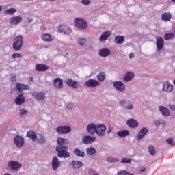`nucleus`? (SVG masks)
Segmentation results:
<instances>
[{
    "label": "nucleus",
    "instance_id": "1",
    "mask_svg": "<svg viewBox=\"0 0 175 175\" xmlns=\"http://www.w3.org/2000/svg\"><path fill=\"white\" fill-rule=\"evenodd\" d=\"M23 43H24V40L23 38V36L21 35L17 36L14 40L12 49L15 50V51H20V50H21V47H23Z\"/></svg>",
    "mask_w": 175,
    "mask_h": 175
},
{
    "label": "nucleus",
    "instance_id": "2",
    "mask_svg": "<svg viewBox=\"0 0 175 175\" xmlns=\"http://www.w3.org/2000/svg\"><path fill=\"white\" fill-rule=\"evenodd\" d=\"M56 151L57 157L59 158H69L70 153L68 152V147L66 146H57Z\"/></svg>",
    "mask_w": 175,
    "mask_h": 175
},
{
    "label": "nucleus",
    "instance_id": "3",
    "mask_svg": "<svg viewBox=\"0 0 175 175\" xmlns=\"http://www.w3.org/2000/svg\"><path fill=\"white\" fill-rule=\"evenodd\" d=\"M75 25L78 29H86L88 23L81 18H76L74 21Z\"/></svg>",
    "mask_w": 175,
    "mask_h": 175
},
{
    "label": "nucleus",
    "instance_id": "4",
    "mask_svg": "<svg viewBox=\"0 0 175 175\" xmlns=\"http://www.w3.org/2000/svg\"><path fill=\"white\" fill-rule=\"evenodd\" d=\"M72 131V129L69 126H60L56 129V132L59 135H66V133H69Z\"/></svg>",
    "mask_w": 175,
    "mask_h": 175
},
{
    "label": "nucleus",
    "instance_id": "5",
    "mask_svg": "<svg viewBox=\"0 0 175 175\" xmlns=\"http://www.w3.org/2000/svg\"><path fill=\"white\" fill-rule=\"evenodd\" d=\"M64 83L66 84V85H68V87L74 88V90L79 88L80 87V83L75 80H72V79H66Z\"/></svg>",
    "mask_w": 175,
    "mask_h": 175
},
{
    "label": "nucleus",
    "instance_id": "6",
    "mask_svg": "<svg viewBox=\"0 0 175 175\" xmlns=\"http://www.w3.org/2000/svg\"><path fill=\"white\" fill-rule=\"evenodd\" d=\"M58 31L64 35H70L72 33V29L67 25H60L58 27Z\"/></svg>",
    "mask_w": 175,
    "mask_h": 175
},
{
    "label": "nucleus",
    "instance_id": "7",
    "mask_svg": "<svg viewBox=\"0 0 175 175\" xmlns=\"http://www.w3.org/2000/svg\"><path fill=\"white\" fill-rule=\"evenodd\" d=\"M96 133L100 137L103 136L106 133V126L100 124L96 126Z\"/></svg>",
    "mask_w": 175,
    "mask_h": 175
},
{
    "label": "nucleus",
    "instance_id": "8",
    "mask_svg": "<svg viewBox=\"0 0 175 175\" xmlns=\"http://www.w3.org/2000/svg\"><path fill=\"white\" fill-rule=\"evenodd\" d=\"M86 87H89L90 88H95V87H98L100 84L99 81L95 79H89L85 83Z\"/></svg>",
    "mask_w": 175,
    "mask_h": 175
},
{
    "label": "nucleus",
    "instance_id": "9",
    "mask_svg": "<svg viewBox=\"0 0 175 175\" xmlns=\"http://www.w3.org/2000/svg\"><path fill=\"white\" fill-rule=\"evenodd\" d=\"M156 43H157V48L159 51H161L162 49H163V46L165 44V41L163 40V38L161 36H157L156 38Z\"/></svg>",
    "mask_w": 175,
    "mask_h": 175
},
{
    "label": "nucleus",
    "instance_id": "10",
    "mask_svg": "<svg viewBox=\"0 0 175 175\" xmlns=\"http://www.w3.org/2000/svg\"><path fill=\"white\" fill-rule=\"evenodd\" d=\"M96 140V138L94 137H91L90 135L83 136L82 137V143L83 144H91V143H94Z\"/></svg>",
    "mask_w": 175,
    "mask_h": 175
},
{
    "label": "nucleus",
    "instance_id": "11",
    "mask_svg": "<svg viewBox=\"0 0 175 175\" xmlns=\"http://www.w3.org/2000/svg\"><path fill=\"white\" fill-rule=\"evenodd\" d=\"M14 142L16 147H23L24 146V138L20 135L16 136Z\"/></svg>",
    "mask_w": 175,
    "mask_h": 175
},
{
    "label": "nucleus",
    "instance_id": "12",
    "mask_svg": "<svg viewBox=\"0 0 175 175\" xmlns=\"http://www.w3.org/2000/svg\"><path fill=\"white\" fill-rule=\"evenodd\" d=\"M51 165H52V169H53V170H57V169H58V167L61 166V161H59V160L58 159V157L55 156L52 159Z\"/></svg>",
    "mask_w": 175,
    "mask_h": 175
},
{
    "label": "nucleus",
    "instance_id": "13",
    "mask_svg": "<svg viewBox=\"0 0 175 175\" xmlns=\"http://www.w3.org/2000/svg\"><path fill=\"white\" fill-rule=\"evenodd\" d=\"M53 86L57 89L64 88V81L61 78H55L53 80Z\"/></svg>",
    "mask_w": 175,
    "mask_h": 175
},
{
    "label": "nucleus",
    "instance_id": "14",
    "mask_svg": "<svg viewBox=\"0 0 175 175\" xmlns=\"http://www.w3.org/2000/svg\"><path fill=\"white\" fill-rule=\"evenodd\" d=\"M113 87L118 90V91H120V92L125 91V84L121 81H115L113 83Z\"/></svg>",
    "mask_w": 175,
    "mask_h": 175
},
{
    "label": "nucleus",
    "instance_id": "15",
    "mask_svg": "<svg viewBox=\"0 0 175 175\" xmlns=\"http://www.w3.org/2000/svg\"><path fill=\"white\" fill-rule=\"evenodd\" d=\"M8 166L10 169L17 170V169H20V167H21V164L17 161H11L8 163Z\"/></svg>",
    "mask_w": 175,
    "mask_h": 175
},
{
    "label": "nucleus",
    "instance_id": "16",
    "mask_svg": "<svg viewBox=\"0 0 175 175\" xmlns=\"http://www.w3.org/2000/svg\"><path fill=\"white\" fill-rule=\"evenodd\" d=\"M19 95L16 97L15 99V103L16 105H23L24 102H25V98H24V93L23 92H21L18 93Z\"/></svg>",
    "mask_w": 175,
    "mask_h": 175
},
{
    "label": "nucleus",
    "instance_id": "17",
    "mask_svg": "<svg viewBox=\"0 0 175 175\" xmlns=\"http://www.w3.org/2000/svg\"><path fill=\"white\" fill-rule=\"evenodd\" d=\"M32 95L34 96L35 99L38 101L44 100V99H46V96L43 92H33Z\"/></svg>",
    "mask_w": 175,
    "mask_h": 175
},
{
    "label": "nucleus",
    "instance_id": "18",
    "mask_svg": "<svg viewBox=\"0 0 175 175\" xmlns=\"http://www.w3.org/2000/svg\"><path fill=\"white\" fill-rule=\"evenodd\" d=\"M111 36V31H107L103 32L99 38L100 42H106L107 39H109Z\"/></svg>",
    "mask_w": 175,
    "mask_h": 175
},
{
    "label": "nucleus",
    "instance_id": "19",
    "mask_svg": "<svg viewBox=\"0 0 175 175\" xmlns=\"http://www.w3.org/2000/svg\"><path fill=\"white\" fill-rule=\"evenodd\" d=\"M23 21V18L20 16H15L10 18V24L11 25H17V24H20Z\"/></svg>",
    "mask_w": 175,
    "mask_h": 175
},
{
    "label": "nucleus",
    "instance_id": "20",
    "mask_svg": "<svg viewBox=\"0 0 175 175\" xmlns=\"http://www.w3.org/2000/svg\"><path fill=\"white\" fill-rule=\"evenodd\" d=\"M27 137H29V139H31L32 142H35L36 140H38V135L36 133L33 131H29L27 133L26 135Z\"/></svg>",
    "mask_w": 175,
    "mask_h": 175
},
{
    "label": "nucleus",
    "instance_id": "21",
    "mask_svg": "<svg viewBox=\"0 0 175 175\" xmlns=\"http://www.w3.org/2000/svg\"><path fill=\"white\" fill-rule=\"evenodd\" d=\"M35 69L36 72H46L49 70V67L46 64H38L36 65Z\"/></svg>",
    "mask_w": 175,
    "mask_h": 175
},
{
    "label": "nucleus",
    "instance_id": "22",
    "mask_svg": "<svg viewBox=\"0 0 175 175\" xmlns=\"http://www.w3.org/2000/svg\"><path fill=\"white\" fill-rule=\"evenodd\" d=\"M57 147H66L65 145L69 144V139H64L62 137H59L57 140Z\"/></svg>",
    "mask_w": 175,
    "mask_h": 175
},
{
    "label": "nucleus",
    "instance_id": "23",
    "mask_svg": "<svg viewBox=\"0 0 175 175\" xmlns=\"http://www.w3.org/2000/svg\"><path fill=\"white\" fill-rule=\"evenodd\" d=\"M126 124L129 128H137L139 126V122L135 119H129Z\"/></svg>",
    "mask_w": 175,
    "mask_h": 175
},
{
    "label": "nucleus",
    "instance_id": "24",
    "mask_svg": "<svg viewBox=\"0 0 175 175\" xmlns=\"http://www.w3.org/2000/svg\"><path fill=\"white\" fill-rule=\"evenodd\" d=\"M96 125L94 124H90L87 127V131L89 135H94L96 133Z\"/></svg>",
    "mask_w": 175,
    "mask_h": 175
},
{
    "label": "nucleus",
    "instance_id": "25",
    "mask_svg": "<svg viewBox=\"0 0 175 175\" xmlns=\"http://www.w3.org/2000/svg\"><path fill=\"white\" fill-rule=\"evenodd\" d=\"M16 88L19 91L20 94V92H21V91H25L29 90V86L25 84L16 83Z\"/></svg>",
    "mask_w": 175,
    "mask_h": 175
},
{
    "label": "nucleus",
    "instance_id": "26",
    "mask_svg": "<svg viewBox=\"0 0 175 175\" xmlns=\"http://www.w3.org/2000/svg\"><path fill=\"white\" fill-rule=\"evenodd\" d=\"M159 109L164 117H169V116H170V111H169V109L163 106H159Z\"/></svg>",
    "mask_w": 175,
    "mask_h": 175
},
{
    "label": "nucleus",
    "instance_id": "27",
    "mask_svg": "<svg viewBox=\"0 0 175 175\" xmlns=\"http://www.w3.org/2000/svg\"><path fill=\"white\" fill-rule=\"evenodd\" d=\"M110 54V49L107 48H103L100 50L99 51V55L100 57H109V55Z\"/></svg>",
    "mask_w": 175,
    "mask_h": 175
},
{
    "label": "nucleus",
    "instance_id": "28",
    "mask_svg": "<svg viewBox=\"0 0 175 175\" xmlns=\"http://www.w3.org/2000/svg\"><path fill=\"white\" fill-rule=\"evenodd\" d=\"M163 91L172 92V91H173V85H172L169 82H165L163 84Z\"/></svg>",
    "mask_w": 175,
    "mask_h": 175
},
{
    "label": "nucleus",
    "instance_id": "29",
    "mask_svg": "<svg viewBox=\"0 0 175 175\" xmlns=\"http://www.w3.org/2000/svg\"><path fill=\"white\" fill-rule=\"evenodd\" d=\"M161 20L163 21H170L172 20V14L170 12H164L161 15Z\"/></svg>",
    "mask_w": 175,
    "mask_h": 175
},
{
    "label": "nucleus",
    "instance_id": "30",
    "mask_svg": "<svg viewBox=\"0 0 175 175\" xmlns=\"http://www.w3.org/2000/svg\"><path fill=\"white\" fill-rule=\"evenodd\" d=\"M133 77H135V74L133 73V72H128L125 74L124 77V81H131V80H132Z\"/></svg>",
    "mask_w": 175,
    "mask_h": 175
},
{
    "label": "nucleus",
    "instance_id": "31",
    "mask_svg": "<svg viewBox=\"0 0 175 175\" xmlns=\"http://www.w3.org/2000/svg\"><path fill=\"white\" fill-rule=\"evenodd\" d=\"M42 40L44 42H53V37L49 33H44L41 36Z\"/></svg>",
    "mask_w": 175,
    "mask_h": 175
},
{
    "label": "nucleus",
    "instance_id": "32",
    "mask_svg": "<svg viewBox=\"0 0 175 175\" xmlns=\"http://www.w3.org/2000/svg\"><path fill=\"white\" fill-rule=\"evenodd\" d=\"M125 38L122 36H116L115 37V43H116V44H122Z\"/></svg>",
    "mask_w": 175,
    "mask_h": 175
},
{
    "label": "nucleus",
    "instance_id": "33",
    "mask_svg": "<svg viewBox=\"0 0 175 175\" xmlns=\"http://www.w3.org/2000/svg\"><path fill=\"white\" fill-rule=\"evenodd\" d=\"M72 166L74 169H80L83 166V162L79 161H72Z\"/></svg>",
    "mask_w": 175,
    "mask_h": 175
},
{
    "label": "nucleus",
    "instance_id": "34",
    "mask_svg": "<svg viewBox=\"0 0 175 175\" xmlns=\"http://www.w3.org/2000/svg\"><path fill=\"white\" fill-rule=\"evenodd\" d=\"M117 135L120 137H126V136H128L129 135V131L128 130L119 131L117 133Z\"/></svg>",
    "mask_w": 175,
    "mask_h": 175
},
{
    "label": "nucleus",
    "instance_id": "35",
    "mask_svg": "<svg viewBox=\"0 0 175 175\" xmlns=\"http://www.w3.org/2000/svg\"><path fill=\"white\" fill-rule=\"evenodd\" d=\"M86 152L88 155H90L91 157L96 154V150H95V148L94 147H90L86 149Z\"/></svg>",
    "mask_w": 175,
    "mask_h": 175
},
{
    "label": "nucleus",
    "instance_id": "36",
    "mask_svg": "<svg viewBox=\"0 0 175 175\" xmlns=\"http://www.w3.org/2000/svg\"><path fill=\"white\" fill-rule=\"evenodd\" d=\"M74 154L77 157H85V152H82L80 150V149L75 148L74 150Z\"/></svg>",
    "mask_w": 175,
    "mask_h": 175
},
{
    "label": "nucleus",
    "instance_id": "37",
    "mask_svg": "<svg viewBox=\"0 0 175 175\" xmlns=\"http://www.w3.org/2000/svg\"><path fill=\"white\" fill-rule=\"evenodd\" d=\"M97 79L99 81H105V79H106V74L103 72H100L97 76Z\"/></svg>",
    "mask_w": 175,
    "mask_h": 175
},
{
    "label": "nucleus",
    "instance_id": "38",
    "mask_svg": "<svg viewBox=\"0 0 175 175\" xmlns=\"http://www.w3.org/2000/svg\"><path fill=\"white\" fill-rule=\"evenodd\" d=\"M165 40H169L170 39H174V33H165L164 36Z\"/></svg>",
    "mask_w": 175,
    "mask_h": 175
},
{
    "label": "nucleus",
    "instance_id": "39",
    "mask_svg": "<svg viewBox=\"0 0 175 175\" xmlns=\"http://www.w3.org/2000/svg\"><path fill=\"white\" fill-rule=\"evenodd\" d=\"M38 142L40 144H44V143H46V137L42 135H38Z\"/></svg>",
    "mask_w": 175,
    "mask_h": 175
},
{
    "label": "nucleus",
    "instance_id": "40",
    "mask_svg": "<svg viewBox=\"0 0 175 175\" xmlns=\"http://www.w3.org/2000/svg\"><path fill=\"white\" fill-rule=\"evenodd\" d=\"M148 152L150 154V155H155L156 152H155V148L152 146H150L148 148Z\"/></svg>",
    "mask_w": 175,
    "mask_h": 175
},
{
    "label": "nucleus",
    "instance_id": "41",
    "mask_svg": "<svg viewBox=\"0 0 175 175\" xmlns=\"http://www.w3.org/2000/svg\"><path fill=\"white\" fill-rule=\"evenodd\" d=\"M16 12V8H10L5 12V14L12 15Z\"/></svg>",
    "mask_w": 175,
    "mask_h": 175
},
{
    "label": "nucleus",
    "instance_id": "42",
    "mask_svg": "<svg viewBox=\"0 0 175 175\" xmlns=\"http://www.w3.org/2000/svg\"><path fill=\"white\" fill-rule=\"evenodd\" d=\"M131 162H132V159L131 158L124 157L121 160L122 163H131Z\"/></svg>",
    "mask_w": 175,
    "mask_h": 175
},
{
    "label": "nucleus",
    "instance_id": "43",
    "mask_svg": "<svg viewBox=\"0 0 175 175\" xmlns=\"http://www.w3.org/2000/svg\"><path fill=\"white\" fill-rule=\"evenodd\" d=\"M118 175H135V174L129 173L126 170H122L118 173Z\"/></svg>",
    "mask_w": 175,
    "mask_h": 175
},
{
    "label": "nucleus",
    "instance_id": "44",
    "mask_svg": "<svg viewBox=\"0 0 175 175\" xmlns=\"http://www.w3.org/2000/svg\"><path fill=\"white\" fill-rule=\"evenodd\" d=\"M86 42H87V40H85V38H79L78 40V43L79 44V46H84V44H85Z\"/></svg>",
    "mask_w": 175,
    "mask_h": 175
},
{
    "label": "nucleus",
    "instance_id": "45",
    "mask_svg": "<svg viewBox=\"0 0 175 175\" xmlns=\"http://www.w3.org/2000/svg\"><path fill=\"white\" fill-rule=\"evenodd\" d=\"M23 55H21V54L20 53H14L12 55V58H13V59H16V58H22Z\"/></svg>",
    "mask_w": 175,
    "mask_h": 175
},
{
    "label": "nucleus",
    "instance_id": "46",
    "mask_svg": "<svg viewBox=\"0 0 175 175\" xmlns=\"http://www.w3.org/2000/svg\"><path fill=\"white\" fill-rule=\"evenodd\" d=\"M139 132L141 133H142L143 135H146V133H148V129H147V127H143L140 131Z\"/></svg>",
    "mask_w": 175,
    "mask_h": 175
},
{
    "label": "nucleus",
    "instance_id": "47",
    "mask_svg": "<svg viewBox=\"0 0 175 175\" xmlns=\"http://www.w3.org/2000/svg\"><path fill=\"white\" fill-rule=\"evenodd\" d=\"M144 136H146V135L144 134H143V133H141L139 131L137 135V139L142 140V139H143V137H144Z\"/></svg>",
    "mask_w": 175,
    "mask_h": 175
},
{
    "label": "nucleus",
    "instance_id": "48",
    "mask_svg": "<svg viewBox=\"0 0 175 175\" xmlns=\"http://www.w3.org/2000/svg\"><path fill=\"white\" fill-rule=\"evenodd\" d=\"M108 162H118V159H116L114 157H109L107 159Z\"/></svg>",
    "mask_w": 175,
    "mask_h": 175
},
{
    "label": "nucleus",
    "instance_id": "49",
    "mask_svg": "<svg viewBox=\"0 0 175 175\" xmlns=\"http://www.w3.org/2000/svg\"><path fill=\"white\" fill-rule=\"evenodd\" d=\"M167 142L170 144V146H175V142L173 141L172 138L167 139Z\"/></svg>",
    "mask_w": 175,
    "mask_h": 175
},
{
    "label": "nucleus",
    "instance_id": "50",
    "mask_svg": "<svg viewBox=\"0 0 175 175\" xmlns=\"http://www.w3.org/2000/svg\"><path fill=\"white\" fill-rule=\"evenodd\" d=\"M27 114V110L25 109H21L19 112V116H26Z\"/></svg>",
    "mask_w": 175,
    "mask_h": 175
},
{
    "label": "nucleus",
    "instance_id": "51",
    "mask_svg": "<svg viewBox=\"0 0 175 175\" xmlns=\"http://www.w3.org/2000/svg\"><path fill=\"white\" fill-rule=\"evenodd\" d=\"M11 81H12V83H14V81H17V76H16V75H11Z\"/></svg>",
    "mask_w": 175,
    "mask_h": 175
},
{
    "label": "nucleus",
    "instance_id": "52",
    "mask_svg": "<svg viewBox=\"0 0 175 175\" xmlns=\"http://www.w3.org/2000/svg\"><path fill=\"white\" fill-rule=\"evenodd\" d=\"M125 109H127V110H132V109H133V105L129 104L128 105L125 106Z\"/></svg>",
    "mask_w": 175,
    "mask_h": 175
},
{
    "label": "nucleus",
    "instance_id": "53",
    "mask_svg": "<svg viewBox=\"0 0 175 175\" xmlns=\"http://www.w3.org/2000/svg\"><path fill=\"white\" fill-rule=\"evenodd\" d=\"M67 109H73V103H68L66 105Z\"/></svg>",
    "mask_w": 175,
    "mask_h": 175
},
{
    "label": "nucleus",
    "instance_id": "54",
    "mask_svg": "<svg viewBox=\"0 0 175 175\" xmlns=\"http://www.w3.org/2000/svg\"><path fill=\"white\" fill-rule=\"evenodd\" d=\"M90 0H82L83 5H90Z\"/></svg>",
    "mask_w": 175,
    "mask_h": 175
},
{
    "label": "nucleus",
    "instance_id": "55",
    "mask_svg": "<svg viewBox=\"0 0 175 175\" xmlns=\"http://www.w3.org/2000/svg\"><path fill=\"white\" fill-rule=\"evenodd\" d=\"M126 103V100H122L119 103L120 106H124Z\"/></svg>",
    "mask_w": 175,
    "mask_h": 175
},
{
    "label": "nucleus",
    "instance_id": "56",
    "mask_svg": "<svg viewBox=\"0 0 175 175\" xmlns=\"http://www.w3.org/2000/svg\"><path fill=\"white\" fill-rule=\"evenodd\" d=\"M96 173V172H95V170H92V169H90L89 170V174L90 175H94V174Z\"/></svg>",
    "mask_w": 175,
    "mask_h": 175
},
{
    "label": "nucleus",
    "instance_id": "57",
    "mask_svg": "<svg viewBox=\"0 0 175 175\" xmlns=\"http://www.w3.org/2000/svg\"><path fill=\"white\" fill-rule=\"evenodd\" d=\"M160 125H161L162 126H166V122H165V120H160Z\"/></svg>",
    "mask_w": 175,
    "mask_h": 175
},
{
    "label": "nucleus",
    "instance_id": "58",
    "mask_svg": "<svg viewBox=\"0 0 175 175\" xmlns=\"http://www.w3.org/2000/svg\"><path fill=\"white\" fill-rule=\"evenodd\" d=\"M154 124L156 125V126H161V120H157L156 122H154Z\"/></svg>",
    "mask_w": 175,
    "mask_h": 175
},
{
    "label": "nucleus",
    "instance_id": "59",
    "mask_svg": "<svg viewBox=\"0 0 175 175\" xmlns=\"http://www.w3.org/2000/svg\"><path fill=\"white\" fill-rule=\"evenodd\" d=\"M170 110H174L175 111V105H170L169 106Z\"/></svg>",
    "mask_w": 175,
    "mask_h": 175
},
{
    "label": "nucleus",
    "instance_id": "60",
    "mask_svg": "<svg viewBox=\"0 0 175 175\" xmlns=\"http://www.w3.org/2000/svg\"><path fill=\"white\" fill-rule=\"evenodd\" d=\"M129 58L131 59H132V58H135V54H133V53H130L129 54Z\"/></svg>",
    "mask_w": 175,
    "mask_h": 175
},
{
    "label": "nucleus",
    "instance_id": "61",
    "mask_svg": "<svg viewBox=\"0 0 175 175\" xmlns=\"http://www.w3.org/2000/svg\"><path fill=\"white\" fill-rule=\"evenodd\" d=\"M28 80H29V83H31V82L33 81V77H29L28 78Z\"/></svg>",
    "mask_w": 175,
    "mask_h": 175
},
{
    "label": "nucleus",
    "instance_id": "62",
    "mask_svg": "<svg viewBox=\"0 0 175 175\" xmlns=\"http://www.w3.org/2000/svg\"><path fill=\"white\" fill-rule=\"evenodd\" d=\"M111 131H113V129H111V127H109L107 131V133H110L111 132Z\"/></svg>",
    "mask_w": 175,
    "mask_h": 175
},
{
    "label": "nucleus",
    "instance_id": "63",
    "mask_svg": "<svg viewBox=\"0 0 175 175\" xmlns=\"http://www.w3.org/2000/svg\"><path fill=\"white\" fill-rule=\"evenodd\" d=\"M140 172H146V167H144L142 170H140Z\"/></svg>",
    "mask_w": 175,
    "mask_h": 175
},
{
    "label": "nucleus",
    "instance_id": "64",
    "mask_svg": "<svg viewBox=\"0 0 175 175\" xmlns=\"http://www.w3.org/2000/svg\"><path fill=\"white\" fill-rule=\"evenodd\" d=\"M32 21H33V18H30V19H29L28 23H32Z\"/></svg>",
    "mask_w": 175,
    "mask_h": 175
}]
</instances>
